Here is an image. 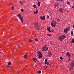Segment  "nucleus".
<instances>
[{"instance_id":"aec40b11","label":"nucleus","mask_w":74,"mask_h":74,"mask_svg":"<svg viewBox=\"0 0 74 74\" xmlns=\"http://www.w3.org/2000/svg\"><path fill=\"white\" fill-rule=\"evenodd\" d=\"M47 59H46L45 60V63H47Z\"/></svg>"},{"instance_id":"cd10ccee","label":"nucleus","mask_w":74,"mask_h":74,"mask_svg":"<svg viewBox=\"0 0 74 74\" xmlns=\"http://www.w3.org/2000/svg\"><path fill=\"white\" fill-rule=\"evenodd\" d=\"M35 41H38V39H37V38H36L35 39Z\"/></svg>"},{"instance_id":"9b49d317","label":"nucleus","mask_w":74,"mask_h":74,"mask_svg":"<svg viewBox=\"0 0 74 74\" xmlns=\"http://www.w3.org/2000/svg\"><path fill=\"white\" fill-rule=\"evenodd\" d=\"M33 61L34 62H35V63H36V61H37V60L36 59V58H34L33 59Z\"/></svg>"},{"instance_id":"6e6552de","label":"nucleus","mask_w":74,"mask_h":74,"mask_svg":"<svg viewBox=\"0 0 74 74\" xmlns=\"http://www.w3.org/2000/svg\"><path fill=\"white\" fill-rule=\"evenodd\" d=\"M43 48V50H44V51H47L48 49V48L47 47L45 46H44Z\"/></svg>"},{"instance_id":"5701e85b","label":"nucleus","mask_w":74,"mask_h":74,"mask_svg":"<svg viewBox=\"0 0 74 74\" xmlns=\"http://www.w3.org/2000/svg\"><path fill=\"white\" fill-rule=\"evenodd\" d=\"M72 43H74V39H73L72 40Z\"/></svg>"},{"instance_id":"393cba45","label":"nucleus","mask_w":74,"mask_h":74,"mask_svg":"<svg viewBox=\"0 0 74 74\" xmlns=\"http://www.w3.org/2000/svg\"><path fill=\"white\" fill-rule=\"evenodd\" d=\"M71 34H72V35H73V34H74V33H73V32L72 31H71Z\"/></svg>"},{"instance_id":"bb28decb","label":"nucleus","mask_w":74,"mask_h":74,"mask_svg":"<svg viewBox=\"0 0 74 74\" xmlns=\"http://www.w3.org/2000/svg\"><path fill=\"white\" fill-rule=\"evenodd\" d=\"M11 64V62L8 63V65H9V66H10Z\"/></svg>"},{"instance_id":"4c0bfd02","label":"nucleus","mask_w":74,"mask_h":74,"mask_svg":"<svg viewBox=\"0 0 74 74\" xmlns=\"http://www.w3.org/2000/svg\"><path fill=\"white\" fill-rule=\"evenodd\" d=\"M47 18H49V16H47Z\"/></svg>"},{"instance_id":"2eb2a0df","label":"nucleus","mask_w":74,"mask_h":74,"mask_svg":"<svg viewBox=\"0 0 74 74\" xmlns=\"http://www.w3.org/2000/svg\"><path fill=\"white\" fill-rule=\"evenodd\" d=\"M39 59H42V56H39L38 57Z\"/></svg>"},{"instance_id":"a878e982","label":"nucleus","mask_w":74,"mask_h":74,"mask_svg":"<svg viewBox=\"0 0 74 74\" xmlns=\"http://www.w3.org/2000/svg\"><path fill=\"white\" fill-rule=\"evenodd\" d=\"M41 73V71L40 70L38 72V73H39V74H40Z\"/></svg>"},{"instance_id":"c9c22d12","label":"nucleus","mask_w":74,"mask_h":74,"mask_svg":"<svg viewBox=\"0 0 74 74\" xmlns=\"http://www.w3.org/2000/svg\"><path fill=\"white\" fill-rule=\"evenodd\" d=\"M57 21H58V22H59L60 21V19H57Z\"/></svg>"},{"instance_id":"a19ab883","label":"nucleus","mask_w":74,"mask_h":74,"mask_svg":"<svg viewBox=\"0 0 74 74\" xmlns=\"http://www.w3.org/2000/svg\"><path fill=\"white\" fill-rule=\"evenodd\" d=\"M70 60H71L70 58H69V62H70Z\"/></svg>"},{"instance_id":"79ce46f5","label":"nucleus","mask_w":74,"mask_h":74,"mask_svg":"<svg viewBox=\"0 0 74 74\" xmlns=\"http://www.w3.org/2000/svg\"><path fill=\"white\" fill-rule=\"evenodd\" d=\"M42 51H44V48H43V49H42Z\"/></svg>"},{"instance_id":"473e14b6","label":"nucleus","mask_w":74,"mask_h":74,"mask_svg":"<svg viewBox=\"0 0 74 74\" xmlns=\"http://www.w3.org/2000/svg\"><path fill=\"white\" fill-rule=\"evenodd\" d=\"M54 5H55V6H56V7H58V5H57V4H54Z\"/></svg>"},{"instance_id":"0eeeda50","label":"nucleus","mask_w":74,"mask_h":74,"mask_svg":"<svg viewBox=\"0 0 74 74\" xmlns=\"http://www.w3.org/2000/svg\"><path fill=\"white\" fill-rule=\"evenodd\" d=\"M40 19L41 20H45V16H44L43 17L41 16L40 17Z\"/></svg>"},{"instance_id":"20e7f679","label":"nucleus","mask_w":74,"mask_h":74,"mask_svg":"<svg viewBox=\"0 0 74 74\" xmlns=\"http://www.w3.org/2000/svg\"><path fill=\"white\" fill-rule=\"evenodd\" d=\"M74 61H73L72 63L71 64V66L69 68V70H72L74 68Z\"/></svg>"},{"instance_id":"58836bf2","label":"nucleus","mask_w":74,"mask_h":74,"mask_svg":"<svg viewBox=\"0 0 74 74\" xmlns=\"http://www.w3.org/2000/svg\"><path fill=\"white\" fill-rule=\"evenodd\" d=\"M72 8H73V9H74V6H72Z\"/></svg>"},{"instance_id":"39448f33","label":"nucleus","mask_w":74,"mask_h":74,"mask_svg":"<svg viewBox=\"0 0 74 74\" xmlns=\"http://www.w3.org/2000/svg\"><path fill=\"white\" fill-rule=\"evenodd\" d=\"M17 16L19 17V18L21 20L22 22H23V18H22V16L21 15V14H18L17 15Z\"/></svg>"},{"instance_id":"f03ea898","label":"nucleus","mask_w":74,"mask_h":74,"mask_svg":"<svg viewBox=\"0 0 74 74\" xmlns=\"http://www.w3.org/2000/svg\"><path fill=\"white\" fill-rule=\"evenodd\" d=\"M51 26L53 27H55L56 26V22L55 20L52 21V23H51Z\"/></svg>"},{"instance_id":"2f4dec72","label":"nucleus","mask_w":74,"mask_h":74,"mask_svg":"<svg viewBox=\"0 0 74 74\" xmlns=\"http://www.w3.org/2000/svg\"><path fill=\"white\" fill-rule=\"evenodd\" d=\"M49 32H53V30H50Z\"/></svg>"},{"instance_id":"f257e3e1","label":"nucleus","mask_w":74,"mask_h":74,"mask_svg":"<svg viewBox=\"0 0 74 74\" xmlns=\"http://www.w3.org/2000/svg\"><path fill=\"white\" fill-rule=\"evenodd\" d=\"M34 27L37 30H40V25H39L37 23H35L34 25Z\"/></svg>"},{"instance_id":"423d86ee","label":"nucleus","mask_w":74,"mask_h":74,"mask_svg":"<svg viewBox=\"0 0 74 74\" xmlns=\"http://www.w3.org/2000/svg\"><path fill=\"white\" fill-rule=\"evenodd\" d=\"M69 27H67L66 28L64 29V32L66 34H67V32H69Z\"/></svg>"},{"instance_id":"a211bd4d","label":"nucleus","mask_w":74,"mask_h":74,"mask_svg":"<svg viewBox=\"0 0 74 74\" xmlns=\"http://www.w3.org/2000/svg\"><path fill=\"white\" fill-rule=\"evenodd\" d=\"M39 56H41V55H42V53H41V52H39Z\"/></svg>"},{"instance_id":"f8f14e48","label":"nucleus","mask_w":74,"mask_h":74,"mask_svg":"<svg viewBox=\"0 0 74 74\" xmlns=\"http://www.w3.org/2000/svg\"><path fill=\"white\" fill-rule=\"evenodd\" d=\"M66 55H67V56H69V58H70L71 57L70 53H69V52H67V53H66Z\"/></svg>"},{"instance_id":"412c9836","label":"nucleus","mask_w":74,"mask_h":74,"mask_svg":"<svg viewBox=\"0 0 74 74\" xmlns=\"http://www.w3.org/2000/svg\"><path fill=\"white\" fill-rule=\"evenodd\" d=\"M33 8H37V6H36V5H33Z\"/></svg>"},{"instance_id":"e433bc0d","label":"nucleus","mask_w":74,"mask_h":74,"mask_svg":"<svg viewBox=\"0 0 74 74\" xmlns=\"http://www.w3.org/2000/svg\"><path fill=\"white\" fill-rule=\"evenodd\" d=\"M7 67H10V66L9 65H7Z\"/></svg>"},{"instance_id":"7c9ffc66","label":"nucleus","mask_w":74,"mask_h":74,"mask_svg":"<svg viewBox=\"0 0 74 74\" xmlns=\"http://www.w3.org/2000/svg\"><path fill=\"white\" fill-rule=\"evenodd\" d=\"M21 12H23V9H21Z\"/></svg>"},{"instance_id":"c756f323","label":"nucleus","mask_w":74,"mask_h":74,"mask_svg":"<svg viewBox=\"0 0 74 74\" xmlns=\"http://www.w3.org/2000/svg\"><path fill=\"white\" fill-rule=\"evenodd\" d=\"M60 59H61V60H63V58L62 57H60Z\"/></svg>"},{"instance_id":"f3484780","label":"nucleus","mask_w":74,"mask_h":74,"mask_svg":"<svg viewBox=\"0 0 74 74\" xmlns=\"http://www.w3.org/2000/svg\"><path fill=\"white\" fill-rule=\"evenodd\" d=\"M38 12V10H36V12H35L34 14H36Z\"/></svg>"},{"instance_id":"ea45409f","label":"nucleus","mask_w":74,"mask_h":74,"mask_svg":"<svg viewBox=\"0 0 74 74\" xmlns=\"http://www.w3.org/2000/svg\"><path fill=\"white\" fill-rule=\"evenodd\" d=\"M20 47H21L20 46H18V48H20Z\"/></svg>"},{"instance_id":"9d476101","label":"nucleus","mask_w":74,"mask_h":74,"mask_svg":"<svg viewBox=\"0 0 74 74\" xmlns=\"http://www.w3.org/2000/svg\"><path fill=\"white\" fill-rule=\"evenodd\" d=\"M58 11L60 12H61L62 13H63V10L62 9H60Z\"/></svg>"},{"instance_id":"6ab92c4d","label":"nucleus","mask_w":74,"mask_h":74,"mask_svg":"<svg viewBox=\"0 0 74 74\" xmlns=\"http://www.w3.org/2000/svg\"><path fill=\"white\" fill-rule=\"evenodd\" d=\"M47 29L49 32L50 31V28H49V27H48Z\"/></svg>"},{"instance_id":"ddd939ff","label":"nucleus","mask_w":74,"mask_h":74,"mask_svg":"<svg viewBox=\"0 0 74 74\" xmlns=\"http://www.w3.org/2000/svg\"><path fill=\"white\" fill-rule=\"evenodd\" d=\"M57 1L59 2H63L64 0H56Z\"/></svg>"},{"instance_id":"b1692460","label":"nucleus","mask_w":74,"mask_h":74,"mask_svg":"<svg viewBox=\"0 0 74 74\" xmlns=\"http://www.w3.org/2000/svg\"><path fill=\"white\" fill-rule=\"evenodd\" d=\"M12 10H14V6H13L12 7Z\"/></svg>"},{"instance_id":"4be33fe9","label":"nucleus","mask_w":74,"mask_h":74,"mask_svg":"<svg viewBox=\"0 0 74 74\" xmlns=\"http://www.w3.org/2000/svg\"><path fill=\"white\" fill-rule=\"evenodd\" d=\"M67 4H68V5H70V2H67Z\"/></svg>"},{"instance_id":"1a4fd4ad","label":"nucleus","mask_w":74,"mask_h":74,"mask_svg":"<svg viewBox=\"0 0 74 74\" xmlns=\"http://www.w3.org/2000/svg\"><path fill=\"white\" fill-rule=\"evenodd\" d=\"M48 53L49 54V57H51L52 55V54L51 53V52L50 51H49Z\"/></svg>"},{"instance_id":"c85d7f7f","label":"nucleus","mask_w":74,"mask_h":74,"mask_svg":"<svg viewBox=\"0 0 74 74\" xmlns=\"http://www.w3.org/2000/svg\"><path fill=\"white\" fill-rule=\"evenodd\" d=\"M45 64H46L47 65H49V62H47V63H45Z\"/></svg>"},{"instance_id":"37998d69","label":"nucleus","mask_w":74,"mask_h":74,"mask_svg":"<svg viewBox=\"0 0 74 74\" xmlns=\"http://www.w3.org/2000/svg\"><path fill=\"white\" fill-rule=\"evenodd\" d=\"M20 4H22V2H20Z\"/></svg>"},{"instance_id":"72a5a7b5","label":"nucleus","mask_w":74,"mask_h":74,"mask_svg":"<svg viewBox=\"0 0 74 74\" xmlns=\"http://www.w3.org/2000/svg\"><path fill=\"white\" fill-rule=\"evenodd\" d=\"M48 36H51V34H48L47 35Z\"/></svg>"},{"instance_id":"a18cd8bd","label":"nucleus","mask_w":74,"mask_h":74,"mask_svg":"<svg viewBox=\"0 0 74 74\" xmlns=\"http://www.w3.org/2000/svg\"><path fill=\"white\" fill-rule=\"evenodd\" d=\"M1 53V52H0V53Z\"/></svg>"},{"instance_id":"4468645a","label":"nucleus","mask_w":74,"mask_h":74,"mask_svg":"<svg viewBox=\"0 0 74 74\" xmlns=\"http://www.w3.org/2000/svg\"><path fill=\"white\" fill-rule=\"evenodd\" d=\"M27 55H25L24 56V58L25 59H26V58H27Z\"/></svg>"},{"instance_id":"f704fd0d","label":"nucleus","mask_w":74,"mask_h":74,"mask_svg":"<svg viewBox=\"0 0 74 74\" xmlns=\"http://www.w3.org/2000/svg\"><path fill=\"white\" fill-rule=\"evenodd\" d=\"M29 41H30V42H32V41H33V40H31V39H30L29 40Z\"/></svg>"},{"instance_id":"7ed1b4c3","label":"nucleus","mask_w":74,"mask_h":74,"mask_svg":"<svg viewBox=\"0 0 74 74\" xmlns=\"http://www.w3.org/2000/svg\"><path fill=\"white\" fill-rule=\"evenodd\" d=\"M66 36L64 35H62L61 36L59 37V40L60 41H63L64 38H65Z\"/></svg>"},{"instance_id":"49530a36","label":"nucleus","mask_w":74,"mask_h":74,"mask_svg":"<svg viewBox=\"0 0 74 74\" xmlns=\"http://www.w3.org/2000/svg\"><path fill=\"white\" fill-rule=\"evenodd\" d=\"M73 74H74V73Z\"/></svg>"},{"instance_id":"dca6fc26","label":"nucleus","mask_w":74,"mask_h":74,"mask_svg":"<svg viewBox=\"0 0 74 74\" xmlns=\"http://www.w3.org/2000/svg\"><path fill=\"white\" fill-rule=\"evenodd\" d=\"M40 5H41V4H40V2H39L38 3V7H40Z\"/></svg>"},{"instance_id":"c03bdc74","label":"nucleus","mask_w":74,"mask_h":74,"mask_svg":"<svg viewBox=\"0 0 74 74\" xmlns=\"http://www.w3.org/2000/svg\"><path fill=\"white\" fill-rule=\"evenodd\" d=\"M48 67V66H46V68H47Z\"/></svg>"}]
</instances>
